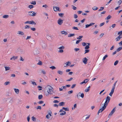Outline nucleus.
Returning <instances> with one entry per match:
<instances>
[{
	"label": "nucleus",
	"instance_id": "nucleus-54",
	"mask_svg": "<svg viewBox=\"0 0 122 122\" xmlns=\"http://www.w3.org/2000/svg\"><path fill=\"white\" fill-rule=\"evenodd\" d=\"M18 57L17 56H13V59L14 60H15V59H17Z\"/></svg>",
	"mask_w": 122,
	"mask_h": 122
},
{
	"label": "nucleus",
	"instance_id": "nucleus-53",
	"mask_svg": "<svg viewBox=\"0 0 122 122\" xmlns=\"http://www.w3.org/2000/svg\"><path fill=\"white\" fill-rule=\"evenodd\" d=\"M82 37H83L82 36H79V37H78L77 39L78 40H79V39H81L82 38Z\"/></svg>",
	"mask_w": 122,
	"mask_h": 122
},
{
	"label": "nucleus",
	"instance_id": "nucleus-16",
	"mask_svg": "<svg viewBox=\"0 0 122 122\" xmlns=\"http://www.w3.org/2000/svg\"><path fill=\"white\" fill-rule=\"evenodd\" d=\"M61 32L62 34L66 35L67 34V33L64 30L61 31Z\"/></svg>",
	"mask_w": 122,
	"mask_h": 122
},
{
	"label": "nucleus",
	"instance_id": "nucleus-34",
	"mask_svg": "<svg viewBox=\"0 0 122 122\" xmlns=\"http://www.w3.org/2000/svg\"><path fill=\"white\" fill-rule=\"evenodd\" d=\"M30 81L31 82L32 84L33 85H35V86H36L37 85L36 84V83L35 82L33 81Z\"/></svg>",
	"mask_w": 122,
	"mask_h": 122
},
{
	"label": "nucleus",
	"instance_id": "nucleus-23",
	"mask_svg": "<svg viewBox=\"0 0 122 122\" xmlns=\"http://www.w3.org/2000/svg\"><path fill=\"white\" fill-rule=\"evenodd\" d=\"M5 71H6L10 70V68L9 67L5 66Z\"/></svg>",
	"mask_w": 122,
	"mask_h": 122
},
{
	"label": "nucleus",
	"instance_id": "nucleus-7",
	"mask_svg": "<svg viewBox=\"0 0 122 122\" xmlns=\"http://www.w3.org/2000/svg\"><path fill=\"white\" fill-rule=\"evenodd\" d=\"M88 59L86 57L84 58L83 59V62L84 64H86L87 63Z\"/></svg>",
	"mask_w": 122,
	"mask_h": 122
},
{
	"label": "nucleus",
	"instance_id": "nucleus-63",
	"mask_svg": "<svg viewBox=\"0 0 122 122\" xmlns=\"http://www.w3.org/2000/svg\"><path fill=\"white\" fill-rule=\"evenodd\" d=\"M90 26L89 24H86V25L85 28H87L89 27Z\"/></svg>",
	"mask_w": 122,
	"mask_h": 122
},
{
	"label": "nucleus",
	"instance_id": "nucleus-4",
	"mask_svg": "<svg viewBox=\"0 0 122 122\" xmlns=\"http://www.w3.org/2000/svg\"><path fill=\"white\" fill-rule=\"evenodd\" d=\"M106 107L104 105L101 109L99 110L97 114L98 115L99 113L102 112L106 108Z\"/></svg>",
	"mask_w": 122,
	"mask_h": 122
},
{
	"label": "nucleus",
	"instance_id": "nucleus-14",
	"mask_svg": "<svg viewBox=\"0 0 122 122\" xmlns=\"http://www.w3.org/2000/svg\"><path fill=\"white\" fill-rule=\"evenodd\" d=\"M42 48L44 49H46L47 46L46 44L43 43L42 44Z\"/></svg>",
	"mask_w": 122,
	"mask_h": 122
},
{
	"label": "nucleus",
	"instance_id": "nucleus-56",
	"mask_svg": "<svg viewBox=\"0 0 122 122\" xmlns=\"http://www.w3.org/2000/svg\"><path fill=\"white\" fill-rule=\"evenodd\" d=\"M81 40H82L81 39V40H79L77 41H76V44H78L80 42V41H81Z\"/></svg>",
	"mask_w": 122,
	"mask_h": 122
},
{
	"label": "nucleus",
	"instance_id": "nucleus-6",
	"mask_svg": "<svg viewBox=\"0 0 122 122\" xmlns=\"http://www.w3.org/2000/svg\"><path fill=\"white\" fill-rule=\"evenodd\" d=\"M63 23V20L60 18L59 19L57 20L58 24L60 25H61Z\"/></svg>",
	"mask_w": 122,
	"mask_h": 122
},
{
	"label": "nucleus",
	"instance_id": "nucleus-45",
	"mask_svg": "<svg viewBox=\"0 0 122 122\" xmlns=\"http://www.w3.org/2000/svg\"><path fill=\"white\" fill-rule=\"evenodd\" d=\"M81 95H80V97L82 98H83L84 96V94L83 93H82L80 94Z\"/></svg>",
	"mask_w": 122,
	"mask_h": 122
},
{
	"label": "nucleus",
	"instance_id": "nucleus-26",
	"mask_svg": "<svg viewBox=\"0 0 122 122\" xmlns=\"http://www.w3.org/2000/svg\"><path fill=\"white\" fill-rule=\"evenodd\" d=\"M92 9L94 10H97L98 9V8L96 6H94L92 8Z\"/></svg>",
	"mask_w": 122,
	"mask_h": 122
},
{
	"label": "nucleus",
	"instance_id": "nucleus-2",
	"mask_svg": "<svg viewBox=\"0 0 122 122\" xmlns=\"http://www.w3.org/2000/svg\"><path fill=\"white\" fill-rule=\"evenodd\" d=\"M110 97L108 96L107 97L106 101L104 103V105L107 107V105L108 103L109 102L110 100Z\"/></svg>",
	"mask_w": 122,
	"mask_h": 122
},
{
	"label": "nucleus",
	"instance_id": "nucleus-11",
	"mask_svg": "<svg viewBox=\"0 0 122 122\" xmlns=\"http://www.w3.org/2000/svg\"><path fill=\"white\" fill-rule=\"evenodd\" d=\"M51 111H50L49 112L48 115H46V117L47 118H50V117L51 116Z\"/></svg>",
	"mask_w": 122,
	"mask_h": 122
},
{
	"label": "nucleus",
	"instance_id": "nucleus-17",
	"mask_svg": "<svg viewBox=\"0 0 122 122\" xmlns=\"http://www.w3.org/2000/svg\"><path fill=\"white\" fill-rule=\"evenodd\" d=\"M18 34L21 35H24V33L21 31H19L18 32Z\"/></svg>",
	"mask_w": 122,
	"mask_h": 122
},
{
	"label": "nucleus",
	"instance_id": "nucleus-33",
	"mask_svg": "<svg viewBox=\"0 0 122 122\" xmlns=\"http://www.w3.org/2000/svg\"><path fill=\"white\" fill-rule=\"evenodd\" d=\"M66 113V112L65 111H63L62 112L60 113V115H63L65 114Z\"/></svg>",
	"mask_w": 122,
	"mask_h": 122
},
{
	"label": "nucleus",
	"instance_id": "nucleus-50",
	"mask_svg": "<svg viewBox=\"0 0 122 122\" xmlns=\"http://www.w3.org/2000/svg\"><path fill=\"white\" fill-rule=\"evenodd\" d=\"M31 4H32L34 5H35L36 4V2L35 1H32V2L31 3Z\"/></svg>",
	"mask_w": 122,
	"mask_h": 122
},
{
	"label": "nucleus",
	"instance_id": "nucleus-20",
	"mask_svg": "<svg viewBox=\"0 0 122 122\" xmlns=\"http://www.w3.org/2000/svg\"><path fill=\"white\" fill-rule=\"evenodd\" d=\"M122 49V47H120L117 49L116 51L117 52H119Z\"/></svg>",
	"mask_w": 122,
	"mask_h": 122
},
{
	"label": "nucleus",
	"instance_id": "nucleus-55",
	"mask_svg": "<svg viewBox=\"0 0 122 122\" xmlns=\"http://www.w3.org/2000/svg\"><path fill=\"white\" fill-rule=\"evenodd\" d=\"M104 24H105L104 22H103V23H102L100 24L99 26L100 27H101V26H102Z\"/></svg>",
	"mask_w": 122,
	"mask_h": 122
},
{
	"label": "nucleus",
	"instance_id": "nucleus-19",
	"mask_svg": "<svg viewBox=\"0 0 122 122\" xmlns=\"http://www.w3.org/2000/svg\"><path fill=\"white\" fill-rule=\"evenodd\" d=\"M9 17V15H3L2 17L3 18L6 19L8 18Z\"/></svg>",
	"mask_w": 122,
	"mask_h": 122
},
{
	"label": "nucleus",
	"instance_id": "nucleus-1",
	"mask_svg": "<svg viewBox=\"0 0 122 122\" xmlns=\"http://www.w3.org/2000/svg\"><path fill=\"white\" fill-rule=\"evenodd\" d=\"M46 90L48 93L50 94H52L53 92V89L50 85L47 86L46 87Z\"/></svg>",
	"mask_w": 122,
	"mask_h": 122
},
{
	"label": "nucleus",
	"instance_id": "nucleus-12",
	"mask_svg": "<svg viewBox=\"0 0 122 122\" xmlns=\"http://www.w3.org/2000/svg\"><path fill=\"white\" fill-rule=\"evenodd\" d=\"M53 8L55 11H57V10L59 11V8L57 7L53 6Z\"/></svg>",
	"mask_w": 122,
	"mask_h": 122
},
{
	"label": "nucleus",
	"instance_id": "nucleus-8",
	"mask_svg": "<svg viewBox=\"0 0 122 122\" xmlns=\"http://www.w3.org/2000/svg\"><path fill=\"white\" fill-rule=\"evenodd\" d=\"M89 81V79H85L83 81L80 83V84H82L83 83H86Z\"/></svg>",
	"mask_w": 122,
	"mask_h": 122
},
{
	"label": "nucleus",
	"instance_id": "nucleus-51",
	"mask_svg": "<svg viewBox=\"0 0 122 122\" xmlns=\"http://www.w3.org/2000/svg\"><path fill=\"white\" fill-rule=\"evenodd\" d=\"M34 7L33 5H29L28 6V7L30 9H32Z\"/></svg>",
	"mask_w": 122,
	"mask_h": 122
},
{
	"label": "nucleus",
	"instance_id": "nucleus-42",
	"mask_svg": "<svg viewBox=\"0 0 122 122\" xmlns=\"http://www.w3.org/2000/svg\"><path fill=\"white\" fill-rule=\"evenodd\" d=\"M80 50V49L78 48H75L74 50L76 52H77Z\"/></svg>",
	"mask_w": 122,
	"mask_h": 122
},
{
	"label": "nucleus",
	"instance_id": "nucleus-47",
	"mask_svg": "<svg viewBox=\"0 0 122 122\" xmlns=\"http://www.w3.org/2000/svg\"><path fill=\"white\" fill-rule=\"evenodd\" d=\"M122 34V30L118 32V34L119 35V36H121V35Z\"/></svg>",
	"mask_w": 122,
	"mask_h": 122
},
{
	"label": "nucleus",
	"instance_id": "nucleus-38",
	"mask_svg": "<svg viewBox=\"0 0 122 122\" xmlns=\"http://www.w3.org/2000/svg\"><path fill=\"white\" fill-rule=\"evenodd\" d=\"M117 4L118 5H120L122 2V1L121 0H120L118 1L117 2Z\"/></svg>",
	"mask_w": 122,
	"mask_h": 122
},
{
	"label": "nucleus",
	"instance_id": "nucleus-46",
	"mask_svg": "<svg viewBox=\"0 0 122 122\" xmlns=\"http://www.w3.org/2000/svg\"><path fill=\"white\" fill-rule=\"evenodd\" d=\"M30 27L29 25H26L25 27V29H29L30 28Z\"/></svg>",
	"mask_w": 122,
	"mask_h": 122
},
{
	"label": "nucleus",
	"instance_id": "nucleus-40",
	"mask_svg": "<svg viewBox=\"0 0 122 122\" xmlns=\"http://www.w3.org/2000/svg\"><path fill=\"white\" fill-rule=\"evenodd\" d=\"M89 51L90 50H89L86 49V50H85L84 54H85L86 53L89 52Z\"/></svg>",
	"mask_w": 122,
	"mask_h": 122
},
{
	"label": "nucleus",
	"instance_id": "nucleus-31",
	"mask_svg": "<svg viewBox=\"0 0 122 122\" xmlns=\"http://www.w3.org/2000/svg\"><path fill=\"white\" fill-rule=\"evenodd\" d=\"M65 48L63 46H62L58 48V49H64Z\"/></svg>",
	"mask_w": 122,
	"mask_h": 122
},
{
	"label": "nucleus",
	"instance_id": "nucleus-43",
	"mask_svg": "<svg viewBox=\"0 0 122 122\" xmlns=\"http://www.w3.org/2000/svg\"><path fill=\"white\" fill-rule=\"evenodd\" d=\"M72 29L74 30H78V29L77 27L74 26L72 28Z\"/></svg>",
	"mask_w": 122,
	"mask_h": 122
},
{
	"label": "nucleus",
	"instance_id": "nucleus-32",
	"mask_svg": "<svg viewBox=\"0 0 122 122\" xmlns=\"http://www.w3.org/2000/svg\"><path fill=\"white\" fill-rule=\"evenodd\" d=\"M43 97V96L42 95H39L38 96V98L39 99H42Z\"/></svg>",
	"mask_w": 122,
	"mask_h": 122
},
{
	"label": "nucleus",
	"instance_id": "nucleus-57",
	"mask_svg": "<svg viewBox=\"0 0 122 122\" xmlns=\"http://www.w3.org/2000/svg\"><path fill=\"white\" fill-rule=\"evenodd\" d=\"M31 30H32L33 31H35L36 30V29L35 28H30Z\"/></svg>",
	"mask_w": 122,
	"mask_h": 122
},
{
	"label": "nucleus",
	"instance_id": "nucleus-22",
	"mask_svg": "<svg viewBox=\"0 0 122 122\" xmlns=\"http://www.w3.org/2000/svg\"><path fill=\"white\" fill-rule=\"evenodd\" d=\"M108 56V55H105L103 57L102 59V60H104Z\"/></svg>",
	"mask_w": 122,
	"mask_h": 122
},
{
	"label": "nucleus",
	"instance_id": "nucleus-44",
	"mask_svg": "<svg viewBox=\"0 0 122 122\" xmlns=\"http://www.w3.org/2000/svg\"><path fill=\"white\" fill-rule=\"evenodd\" d=\"M61 17H62L64 15L63 13H59L58 14Z\"/></svg>",
	"mask_w": 122,
	"mask_h": 122
},
{
	"label": "nucleus",
	"instance_id": "nucleus-27",
	"mask_svg": "<svg viewBox=\"0 0 122 122\" xmlns=\"http://www.w3.org/2000/svg\"><path fill=\"white\" fill-rule=\"evenodd\" d=\"M62 109H63L65 111H69V109L68 107L65 108L64 107H62Z\"/></svg>",
	"mask_w": 122,
	"mask_h": 122
},
{
	"label": "nucleus",
	"instance_id": "nucleus-58",
	"mask_svg": "<svg viewBox=\"0 0 122 122\" xmlns=\"http://www.w3.org/2000/svg\"><path fill=\"white\" fill-rule=\"evenodd\" d=\"M32 44H33L35 45L36 44V43L35 42V40H33L32 41V43H31Z\"/></svg>",
	"mask_w": 122,
	"mask_h": 122
},
{
	"label": "nucleus",
	"instance_id": "nucleus-5",
	"mask_svg": "<svg viewBox=\"0 0 122 122\" xmlns=\"http://www.w3.org/2000/svg\"><path fill=\"white\" fill-rule=\"evenodd\" d=\"M28 14L30 15L34 16L36 15V13L33 11H29L28 12Z\"/></svg>",
	"mask_w": 122,
	"mask_h": 122
},
{
	"label": "nucleus",
	"instance_id": "nucleus-64",
	"mask_svg": "<svg viewBox=\"0 0 122 122\" xmlns=\"http://www.w3.org/2000/svg\"><path fill=\"white\" fill-rule=\"evenodd\" d=\"M86 44V43L83 42L82 43V45L83 46H85Z\"/></svg>",
	"mask_w": 122,
	"mask_h": 122
},
{
	"label": "nucleus",
	"instance_id": "nucleus-15",
	"mask_svg": "<svg viewBox=\"0 0 122 122\" xmlns=\"http://www.w3.org/2000/svg\"><path fill=\"white\" fill-rule=\"evenodd\" d=\"M65 64L66 65V66H65L64 67H66L67 66H69L71 64V63L69 61H68L66 62Z\"/></svg>",
	"mask_w": 122,
	"mask_h": 122
},
{
	"label": "nucleus",
	"instance_id": "nucleus-62",
	"mask_svg": "<svg viewBox=\"0 0 122 122\" xmlns=\"http://www.w3.org/2000/svg\"><path fill=\"white\" fill-rule=\"evenodd\" d=\"M104 9V8L103 7H101L100 8V9L99 10V11H101L103 10Z\"/></svg>",
	"mask_w": 122,
	"mask_h": 122
},
{
	"label": "nucleus",
	"instance_id": "nucleus-25",
	"mask_svg": "<svg viewBox=\"0 0 122 122\" xmlns=\"http://www.w3.org/2000/svg\"><path fill=\"white\" fill-rule=\"evenodd\" d=\"M36 23L32 20L30 21V24H33L35 25H36Z\"/></svg>",
	"mask_w": 122,
	"mask_h": 122
},
{
	"label": "nucleus",
	"instance_id": "nucleus-10",
	"mask_svg": "<svg viewBox=\"0 0 122 122\" xmlns=\"http://www.w3.org/2000/svg\"><path fill=\"white\" fill-rule=\"evenodd\" d=\"M14 90L15 93L17 94H18L19 93V90L18 89L15 88H14Z\"/></svg>",
	"mask_w": 122,
	"mask_h": 122
},
{
	"label": "nucleus",
	"instance_id": "nucleus-60",
	"mask_svg": "<svg viewBox=\"0 0 122 122\" xmlns=\"http://www.w3.org/2000/svg\"><path fill=\"white\" fill-rule=\"evenodd\" d=\"M72 9L73 10H75L76 9V7H75V6H73V5H72Z\"/></svg>",
	"mask_w": 122,
	"mask_h": 122
},
{
	"label": "nucleus",
	"instance_id": "nucleus-49",
	"mask_svg": "<svg viewBox=\"0 0 122 122\" xmlns=\"http://www.w3.org/2000/svg\"><path fill=\"white\" fill-rule=\"evenodd\" d=\"M90 47L88 45H86V46L85 47V49H89Z\"/></svg>",
	"mask_w": 122,
	"mask_h": 122
},
{
	"label": "nucleus",
	"instance_id": "nucleus-30",
	"mask_svg": "<svg viewBox=\"0 0 122 122\" xmlns=\"http://www.w3.org/2000/svg\"><path fill=\"white\" fill-rule=\"evenodd\" d=\"M37 64L41 66L42 65V63L41 61H39L38 63H37Z\"/></svg>",
	"mask_w": 122,
	"mask_h": 122
},
{
	"label": "nucleus",
	"instance_id": "nucleus-41",
	"mask_svg": "<svg viewBox=\"0 0 122 122\" xmlns=\"http://www.w3.org/2000/svg\"><path fill=\"white\" fill-rule=\"evenodd\" d=\"M50 68H51L52 70L55 69H56V68L54 66H52L50 67Z\"/></svg>",
	"mask_w": 122,
	"mask_h": 122
},
{
	"label": "nucleus",
	"instance_id": "nucleus-61",
	"mask_svg": "<svg viewBox=\"0 0 122 122\" xmlns=\"http://www.w3.org/2000/svg\"><path fill=\"white\" fill-rule=\"evenodd\" d=\"M90 89H86L85 90V91L86 92H87L89 91Z\"/></svg>",
	"mask_w": 122,
	"mask_h": 122
},
{
	"label": "nucleus",
	"instance_id": "nucleus-39",
	"mask_svg": "<svg viewBox=\"0 0 122 122\" xmlns=\"http://www.w3.org/2000/svg\"><path fill=\"white\" fill-rule=\"evenodd\" d=\"M10 82L9 81L6 82L4 83V85L5 86H6L8 84H10Z\"/></svg>",
	"mask_w": 122,
	"mask_h": 122
},
{
	"label": "nucleus",
	"instance_id": "nucleus-52",
	"mask_svg": "<svg viewBox=\"0 0 122 122\" xmlns=\"http://www.w3.org/2000/svg\"><path fill=\"white\" fill-rule=\"evenodd\" d=\"M24 23L25 24H26L27 23H28L29 24H30V21H27L25 22Z\"/></svg>",
	"mask_w": 122,
	"mask_h": 122
},
{
	"label": "nucleus",
	"instance_id": "nucleus-18",
	"mask_svg": "<svg viewBox=\"0 0 122 122\" xmlns=\"http://www.w3.org/2000/svg\"><path fill=\"white\" fill-rule=\"evenodd\" d=\"M65 105V102H60L59 104V105L60 106H63Z\"/></svg>",
	"mask_w": 122,
	"mask_h": 122
},
{
	"label": "nucleus",
	"instance_id": "nucleus-28",
	"mask_svg": "<svg viewBox=\"0 0 122 122\" xmlns=\"http://www.w3.org/2000/svg\"><path fill=\"white\" fill-rule=\"evenodd\" d=\"M58 73L59 74L61 75L63 74V72L60 71H57Z\"/></svg>",
	"mask_w": 122,
	"mask_h": 122
},
{
	"label": "nucleus",
	"instance_id": "nucleus-36",
	"mask_svg": "<svg viewBox=\"0 0 122 122\" xmlns=\"http://www.w3.org/2000/svg\"><path fill=\"white\" fill-rule=\"evenodd\" d=\"M118 62L119 61L118 60H117L114 63V65L115 66H116V65H117L118 63Z\"/></svg>",
	"mask_w": 122,
	"mask_h": 122
},
{
	"label": "nucleus",
	"instance_id": "nucleus-9",
	"mask_svg": "<svg viewBox=\"0 0 122 122\" xmlns=\"http://www.w3.org/2000/svg\"><path fill=\"white\" fill-rule=\"evenodd\" d=\"M114 89H114V87L112 88L111 92L109 94V95H110L111 96H112V94H113L114 92Z\"/></svg>",
	"mask_w": 122,
	"mask_h": 122
},
{
	"label": "nucleus",
	"instance_id": "nucleus-59",
	"mask_svg": "<svg viewBox=\"0 0 122 122\" xmlns=\"http://www.w3.org/2000/svg\"><path fill=\"white\" fill-rule=\"evenodd\" d=\"M114 47H115V46H114L113 45V46H112L110 48V50H113V49L114 48Z\"/></svg>",
	"mask_w": 122,
	"mask_h": 122
},
{
	"label": "nucleus",
	"instance_id": "nucleus-48",
	"mask_svg": "<svg viewBox=\"0 0 122 122\" xmlns=\"http://www.w3.org/2000/svg\"><path fill=\"white\" fill-rule=\"evenodd\" d=\"M80 94H81V92H79L78 94H77L76 96L77 98H78L80 97Z\"/></svg>",
	"mask_w": 122,
	"mask_h": 122
},
{
	"label": "nucleus",
	"instance_id": "nucleus-35",
	"mask_svg": "<svg viewBox=\"0 0 122 122\" xmlns=\"http://www.w3.org/2000/svg\"><path fill=\"white\" fill-rule=\"evenodd\" d=\"M75 35V34H69L68 35V37H70L71 36H74Z\"/></svg>",
	"mask_w": 122,
	"mask_h": 122
},
{
	"label": "nucleus",
	"instance_id": "nucleus-3",
	"mask_svg": "<svg viewBox=\"0 0 122 122\" xmlns=\"http://www.w3.org/2000/svg\"><path fill=\"white\" fill-rule=\"evenodd\" d=\"M116 107H115L112 110L110 113L108 115V117L110 118L111 116L116 111Z\"/></svg>",
	"mask_w": 122,
	"mask_h": 122
},
{
	"label": "nucleus",
	"instance_id": "nucleus-21",
	"mask_svg": "<svg viewBox=\"0 0 122 122\" xmlns=\"http://www.w3.org/2000/svg\"><path fill=\"white\" fill-rule=\"evenodd\" d=\"M73 117H69L68 120L70 122H71L73 120Z\"/></svg>",
	"mask_w": 122,
	"mask_h": 122
},
{
	"label": "nucleus",
	"instance_id": "nucleus-24",
	"mask_svg": "<svg viewBox=\"0 0 122 122\" xmlns=\"http://www.w3.org/2000/svg\"><path fill=\"white\" fill-rule=\"evenodd\" d=\"M112 16L110 15H109L108 16H107L105 20H108L111 18Z\"/></svg>",
	"mask_w": 122,
	"mask_h": 122
},
{
	"label": "nucleus",
	"instance_id": "nucleus-37",
	"mask_svg": "<svg viewBox=\"0 0 122 122\" xmlns=\"http://www.w3.org/2000/svg\"><path fill=\"white\" fill-rule=\"evenodd\" d=\"M64 52V51L63 49H59L58 51V52L62 53Z\"/></svg>",
	"mask_w": 122,
	"mask_h": 122
},
{
	"label": "nucleus",
	"instance_id": "nucleus-13",
	"mask_svg": "<svg viewBox=\"0 0 122 122\" xmlns=\"http://www.w3.org/2000/svg\"><path fill=\"white\" fill-rule=\"evenodd\" d=\"M122 38V36H117L115 39V40L116 41H117L119 40L120 39Z\"/></svg>",
	"mask_w": 122,
	"mask_h": 122
},
{
	"label": "nucleus",
	"instance_id": "nucleus-29",
	"mask_svg": "<svg viewBox=\"0 0 122 122\" xmlns=\"http://www.w3.org/2000/svg\"><path fill=\"white\" fill-rule=\"evenodd\" d=\"M31 119L33 121H35L36 120V118L35 117H34V116L32 117L31 118Z\"/></svg>",
	"mask_w": 122,
	"mask_h": 122
}]
</instances>
